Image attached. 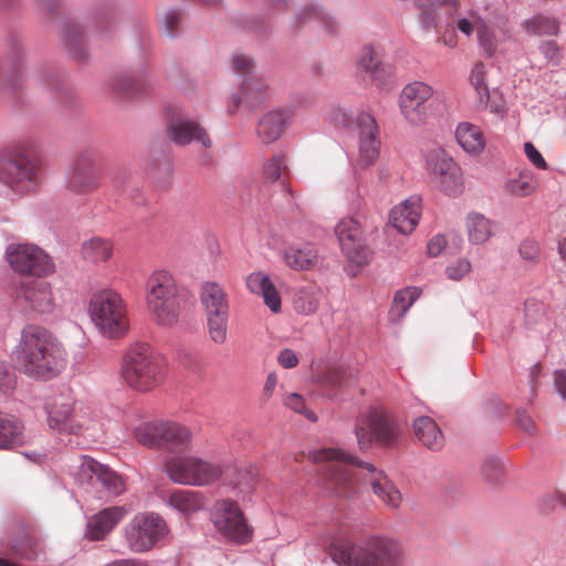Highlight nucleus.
Here are the masks:
<instances>
[{
	"label": "nucleus",
	"mask_w": 566,
	"mask_h": 566,
	"mask_svg": "<svg viewBox=\"0 0 566 566\" xmlns=\"http://www.w3.org/2000/svg\"><path fill=\"white\" fill-rule=\"evenodd\" d=\"M314 462H331L325 468L326 478L338 496L350 497L356 490L354 469L365 470L374 494L388 507L397 509L401 503V494L394 483L378 471L374 464L358 460L356 457L337 448H323L310 453Z\"/></svg>",
	"instance_id": "nucleus-1"
},
{
	"label": "nucleus",
	"mask_w": 566,
	"mask_h": 566,
	"mask_svg": "<svg viewBox=\"0 0 566 566\" xmlns=\"http://www.w3.org/2000/svg\"><path fill=\"white\" fill-rule=\"evenodd\" d=\"M14 355L19 369L38 380L56 377L67 365V352L63 344L39 325H27L21 331Z\"/></svg>",
	"instance_id": "nucleus-2"
},
{
	"label": "nucleus",
	"mask_w": 566,
	"mask_h": 566,
	"mask_svg": "<svg viewBox=\"0 0 566 566\" xmlns=\"http://www.w3.org/2000/svg\"><path fill=\"white\" fill-rule=\"evenodd\" d=\"M119 375L130 389L149 392L164 381L166 365L150 345L136 343L123 354Z\"/></svg>",
	"instance_id": "nucleus-3"
},
{
	"label": "nucleus",
	"mask_w": 566,
	"mask_h": 566,
	"mask_svg": "<svg viewBox=\"0 0 566 566\" xmlns=\"http://www.w3.org/2000/svg\"><path fill=\"white\" fill-rule=\"evenodd\" d=\"M333 560L339 566H401L399 544L388 537L371 536L359 544L335 546Z\"/></svg>",
	"instance_id": "nucleus-4"
},
{
	"label": "nucleus",
	"mask_w": 566,
	"mask_h": 566,
	"mask_svg": "<svg viewBox=\"0 0 566 566\" xmlns=\"http://www.w3.org/2000/svg\"><path fill=\"white\" fill-rule=\"evenodd\" d=\"M88 314L98 333L105 338L123 337L129 328L127 304L114 290L95 293L88 304Z\"/></svg>",
	"instance_id": "nucleus-5"
},
{
	"label": "nucleus",
	"mask_w": 566,
	"mask_h": 566,
	"mask_svg": "<svg viewBox=\"0 0 566 566\" xmlns=\"http://www.w3.org/2000/svg\"><path fill=\"white\" fill-rule=\"evenodd\" d=\"M146 305L154 322L161 326H172L178 322L180 301L178 287L167 271H155L146 282Z\"/></svg>",
	"instance_id": "nucleus-6"
},
{
	"label": "nucleus",
	"mask_w": 566,
	"mask_h": 566,
	"mask_svg": "<svg viewBox=\"0 0 566 566\" xmlns=\"http://www.w3.org/2000/svg\"><path fill=\"white\" fill-rule=\"evenodd\" d=\"M41 160L32 154L12 150L0 157V181L15 192H30L38 186Z\"/></svg>",
	"instance_id": "nucleus-7"
},
{
	"label": "nucleus",
	"mask_w": 566,
	"mask_h": 566,
	"mask_svg": "<svg viewBox=\"0 0 566 566\" xmlns=\"http://www.w3.org/2000/svg\"><path fill=\"white\" fill-rule=\"evenodd\" d=\"M165 472L177 484L205 486L218 481L223 470L219 463L196 455H185L167 460Z\"/></svg>",
	"instance_id": "nucleus-8"
},
{
	"label": "nucleus",
	"mask_w": 566,
	"mask_h": 566,
	"mask_svg": "<svg viewBox=\"0 0 566 566\" xmlns=\"http://www.w3.org/2000/svg\"><path fill=\"white\" fill-rule=\"evenodd\" d=\"M210 521L214 530L227 541L245 545L253 538V527L239 504L231 500L217 501L210 511Z\"/></svg>",
	"instance_id": "nucleus-9"
},
{
	"label": "nucleus",
	"mask_w": 566,
	"mask_h": 566,
	"mask_svg": "<svg viewBox=\"0 0 566 566\" xmlns=\"http://www.w3.org/2000/svg\"><path fill=\"white\" fill-rule=\"evenodd\" d=\"M424 165L442 193L457 198L463 192L462 169L446 150L440 147L428 150L424 155Z\"/></svg>",
	"instance_id": "nucleus-10"
},
{
	"label": "nucleus",
	"mask_w": 566,
	"mask_h": 566,
	"mask_svg": "<svg viewBox=\"0 0 566 566\" xmlns=\"http://www.w3.org/2000/svg\"><path fill=\"white\" fill-rule=\"evenodd\" d=\"M134 436L147 448L182 449L191 439L189 429L179 423L165 421L143 422L135 428Z\"/></svg>",
	"instance_id": "nucleus-11"
},
{
	"label": "nucleus",
	"mask_w": 566,
	"mask_h": 566,
	"mask_svg": "<svg viewBox=\"0 0 566 566\" xmlns=\"http://www.w3.org/2000/svg\"><path fill=\"white\" fill-rule=\"evenodd\" d=\"M166 534V522L153 512L137 514L124 528L126 544L135 553L150 551Z\"/></svg>",
	"instance_id": "nucleus-12"
},
{
	"label": "nucleus",
	"mask_w": 566,
	"mask_h": 566,
	"mask_svg": "<svg viewBox=\"0 0 566 566\" xmlns=\"http://www.w3.org/2000/svg\"><path fill=\"white\" fill-rule=\"evenodd\" d=\"M6 259L20 275L48 276L55 271L52 259L39 247L29 243H11L6 249Z\"/></svg>",
	"instance_id": "nucleus-13"
},
{
	"label": "nucleus",
	"mask_w": 566,
	"mask_h": 566,
	"mask_svg": "<svg viewBox=\"0 0 566 566\" xmlns=\"http://www.w3.org/2000/svg\"><path fill=\"white\" fill-rule=\"evenodd\" d=\"M401 433L396 419L376 411L370 412L355 427V434L360 450H367L374 439L382 446H394Z\"/></svg>",
	"instance_id": "nucleus-14"
},
{
	"label": "nucleus",
	"mask_w": 566,
	"mask_h": 566,
	"mask_svg": "<svg viewBox=\"0 0 566 566\" xmlns=\"http://www.w3.org/2000/svg\"><path fill=\"white\" fill-rule=\"evenodd\" d=\"M102 157L95 149L80 153L67 172V188L75 193H90L99 187Z\"/></svg>",
	"instance_id": "nucleus-15"
},
{
	"label": "nucleus",
	"mask_w": 566,
	"mask_h": 566,
	"mask_svg": "<svg viewBox=\"0 0 566 566\" xmlns=\"http://www.w3.org/2000/svg\"><path fill=\"white\" fill-rule=\"evenodd\" d=\"M342 252L352 264L363 266L371 259V249L366 243L361 224L352 217L338 221L335 227Z\"/></svg>",
	"instance_id": "nucleus-16"
},
{
	"label": "nucleus",
	"mask_w": 566,
	"mask_h": 566,
	"mask_svg": "<svg viewBox=\"0 0 566 566\" xmlns=\"http://www.w3.org/2000/svg\"><path fill=\"white\" fill-rule=\"evenodd\" d=\"M433 88L421 81H413L403 86L398 98L402 117L412 126L423 125L429 115V101Z\"/></svg>",
	"instance_id": "nucleus-17"
},
{
	"label": "nucleus",
	"mask_w": 566,
	"mask_h": 566,
	"mask_svg": "<svg viewBox=\"0 0 566 566\" xmlns=\"http://www.w3.org/2000/svg\"><path fill=\"white\" fill-rule=\"evenodd\" d=\"M45 412L48 426L71 434H81L84 429V423L77 420L76 415L73 412V399L69 394H60L53 396L45 403Z\"/></svg>",
	"instance_id": "nucleus-18"
},
{
	"label": "nucleus",
	"mask_w": 566,
	"mask_h": 566,
	"mask_svg": "<svg viewBox=\"0 0 566 566\" xmlns=\"http://www.w3.org/2000/svg\"><path fill=\"white\" fill-rule=\"evenodd\" d=\"M358 129L359 160L364 166L373 165L379 156L380 142L375 118L366 112H359L356 117Z\"/></svg>",
	"instance_id": "nucleus-19"
},
{
	"label": "nucleus",
	"mask_w": 566,
	"mask_h": 566,
	"mask_svg": "<svg viewBox=\"0 0 566 566\" xmlns=\"http://www.w3.org/2000/svg\"><path fill=\"white\" fill-rule=\"evenodd\" d=\"M357 71L365 74L378 88L387 87L395 76V66L381 61L380 54L371 46L363 50L357 61Z\"/></svg>",
	"instance_id": "nucleus-20"
},
{
	"label": "nucleus",
	"mask_w": 566,
	"mask_h": 566,
	"mask_svg": "<svg viewBox=\"0 0 566 566\" xmlns=\"http://www.w3.org/2000/svg\"><path fill=\"white\" fill-rule=\"evenodd\" d=\"M166 134L172 143L181 146L192 142L199 143L203 148H210L212 145L208 133L200 124L181 116L169 119Z\"/></svg>",
	"instance_id": "nucleus-21"
},
{
	"label": "nucleus",
	"mask_w": 566,
	"mask_h": 566,
	"mask_svg": "<svg viewBox=\"0 0 566 566\" xmlns=\"http://www.w3.org/2000/svg\"><path fill=\"white\" fill-rule=\"evenodd\" d=\"M22 298L29 311L36 315H51L57 308L52 285L45 281L25 284L22 287Z\"/></svg>",
	"instance_id": "nucleus-22"
},
{
	"label": "nucleus",
	"mask_w": 566,
	"mask_h": 566,
	"mask_svg": "<svg viewBox=\"0 0 566 566\" xmlns=\"http://www.w3.org/2000/svg\"><path fill=\"white\" fill-rule=\"evenodd\" d=\"M127 514L125 506H109L99 511L87 518L85 537L90 541L104 539Z\"/></svg>",
	"instance_id": "nucleus-23"
},
{
	"label": "nucleus",
	"mask_w": 566,
	"mask_h": 566,
	"mask_svg": "<svg viewBox=\"0 0 566 566\" xmlns=\"http://www.w3.org/2000/svg\"><path fill=\"white\" fill-rule=\"evenodd\" d=\"M199 297L206 318L230 316L229 297L219 283L212 281L202 283Z\"/></svg>",
	"instance_id": "nucleus-24"
},
{
	"label": "nucleus",
	"mask_w": 566,
	"mask_h": 566,
	"mask_svg": "<svg viewBox=\"0 0 566 566\" xmlns=\"http://www.w3.org/2000/svg\"><path fill=\"white\" fill-rule=\"evenodd\" d=\"M268 91V83L259 75L245 77L240 87V94L234 93L231 96V103L228 105V112L233 113L245 103L250 108H255L264 101Z\"/></svg>",
	"instance_id": "nucleus-25"
},
{
	"label": "nucleus",
	"mask_w": 566,
	"mask_h": 566,
	"mask_svg": "<svg viewBox=\"0 0 566 566\" xmlns=\"http://www.w3.org/2000/svg\"><path fill=\"white\" fill-rule=\"evenodd\" d=\"M421 216V199L417 196L409 197L390 211V222L398 232L411 233Z\"/></svg>",
	"instance_id": "nucleus-26"
},
{
	"label": "nucleus",
	"mask_w": 566,
	"mask_h": 566,
	"mask_svg": "<svg viewBox=\"0 0 566 566\" xmlns=\"http://www.w3.org/2000/svg\"><path fill=\"white\" fill-rule=\"evenodd\" d=\"M292 114L286 109H276L263 114L256 123V136L263 144H272L277 140L287 123L291 120Z\"/></svg>",
	"instance_id": "nucleus-27"
},
{
	"label": "nucleus",
	"mask_w": 566,
	"mask_h": 566,
	"mask_svg": "<svg viewBox=\"0 0 566 566\" xmlns=\"http://www.w3.org/2000/svg\"><path fill=\"white\" fill-rule=\"evenodd\" d=\"M248 290L256 295L262 296L264 304L273 313L281 311V296L270 276L264 272L258 271L247 276Z\"/></svg>",
	"instance_id": "nucleus-28"
},
{
	"label": "nucleus",
	"mask_w": 566,
	"mask_h": 566,
	"mask_svg": "<svg viewBox=\"0 0 566 566\" xmlns=\"http://www.w3.org/2000/svg\"><path fill=\"white\" fill-rule=\"evenodd\" d=\"M99 465L101 463L94 459L82 455L70 471V475L73 478L74 482L82 488L84 492L98 499H101L102 495L99 491L95 489Z\"/></svg>",
	"instance_id": "nucleus-29"
},
{
	"label": "nucleus",
	"mask_w": 566,
	"mask_h": 566,
	"mask_svg": "<svg viewBox=\"0 0 566 566\" xmlns=\"http://www.w3.org/2000/svg\"><path fill=\"white\" fill-rule=\"evenodd\" d=\"M284 263L294 271H308L318 260V252L314 244H292L284 251Z\"/></svg>",
	"instance_id": "nucleus-30"
},
{
	"label": "nucleus",
	"mask_w": 566,
	"mask_h": 566,
	"mask_svg": "<svg viewBox=\"0 0 566 566\" xmlns=\"http://www.w3.org/2000/svg\"><path fill=\"white\" fill-rule=\"evenodd\" d=\"M312 22L323 28L328 34L336 33L338 29L337 21L322 8L314 4H308L297 10L293 19V27L298 29Z\"/></svg>",
	"instance_id": "nucleus-31"
},
{
	"label": "nucleus",
	"mask_w": 566,
	"mask_h": 566,
	"mask_svg": "<svg viewBox=\"0 0 566 566\" xmlns=\"http://www.w3.org/2000/svg\"><path fill=\"white\" fill-rule=\"evenodd\" d=\"M459 146L470 155H479L485 147V137L481 128L470 122H461L455 128Z\"/></svg>",
	"instance_id": "nucleus-32"
},
{
	"label": "nucleus",
	"mask_w": 566,
	"mask_h": 566,
	"mask_svg": "<svg viewBox=\"0 0 566 566\" xmlns=\"http://www.w3.org/2000/svg\"><path fill=\"white\" fill-rule=\"evenodd\" d=\"M417 439L428 449L438 451L443 447L444 437L436 421L427 416L413 420Z\"/></svg>",
	"instance_id": "nucleus-33"
},
{
	"label": "nucleus",
	"mask_w": 566,
	"mask_h": 566,
	"mask_svg": "<svg viewBox=\"0 0 566 566\" xmlns=\"http://www.w3.org/2000/svg\"><path fill=\"white\" fill-rule=\"evenodd\" d=\"M23 423L14 416L0 411V450L13 449L24 442Z\"/></svg>",
	"instance_id": "nucleus-34"
},
{
	"label": "nucleus",
	"mask_w": 566,
	"mask_h": 566,
	"mask_svg": "<svg viewBox=\"0 0 566 566\" xmlns=\"http://www.w3.org/2000/svg\"><path fill=\"white\" fill-rule=\"evenodd\" d=\"M418 10V22L423 30H431L439 21V9L444 7L458 8V0H413Z\"/></svg>",
	"instance_id": "nucleus-35"
},
{
	"label": "nucleus",
	"mask_w": 566,
	"mask_h": 566,
	"mask_svg": "<svg viewBox=\"0 0 566 566\" xmlns=\"http://www.w3.org/2000/svg\"><path fill=\"white\" fill-rule=\"evenodd\" d=\"M357 371L345 366L328 368L318 377V382L338 390H348L357 384Z\"/></svg>",
	"instance_id": "nucleus-36"
},
{
	"label": "nucleus",
	"mask_w": 566,
	"mask_h": 566,
	"mask_svg": "<svg viewBox=\"0 0 566 566\" xmlns=\"http://www.w3.org/2000/svg\"><path fill=\"white\" fill-rule=\"evenodd\" d=\"M167 504L185 516L192 515L203 507L201 495L190 490H177L170 493Z\"/></svg>",
	"instance_id": "nucleus-37"
},
{
	"label": "nucleus",
	"mask_w": 566,
	"mask_h": 566,
	"mask_svg": "<svg viewBox=\"0 0 566 566\" xmlns=\"http://www.w3.org/2000/svg\"><path fill=\"white\" fill-rule=\"evenodd\" d=\"M465 227L469 241L472 244H482L494 233L492 221L479 212H471L467 216Z\"/></svg>",
	"instance_id": "nucleus-38"
},
{
	"label": "nucleus",
	"mask_w": 566,
	"mask_h": 566,
	"mask_svg": "<svg viewBox=\"0 0 566 566\" xmlns=\"http://www.w3.org/2000/svg\"><path fill=\"white\" fill-rule=\"evenodd\" d=\"M469 83L478 96V108L486 109L490 99V88L486 81V66L476 62L470 72Z\"/></svg>",
	"instance_id": "nucleus-39"
},
{
	"label": "nucleus",
	"mask_w": 566,
	"mask_h": 566,
	"mask_svg": "<svg viewBox=\"0 0 566 566\" xmlns=\"http://www.w3.org/2000/svg\"><path fill=\"white\" fill-rule=\"evenodd\" d=\"M113 247L109 241L102 238H92L82 244V255L91 263H102L112 255Z\"/></svg>",
	"instance_id": "nucleus-40"
},
{
	"label": "nucleus",
	"mask_w": 566,
	"mask_h": 566,
	"mask_svg": "<svg viewBox=\"0 0 566 566\" xmlns=\"http://www.w3.org/2000/svg\"><path fill=\"white\" fill-rule=\"evenodd\" d=\"M522 28L532 35H555L558 32L556 19L543 14H535L522 22Z\"/></svg>",
	"instance_id": "nucleus-41"
},
{
	"label": "nucleus",
	"mask_w": 566,
	"mask_h": 566,
	"mask_svg": "<svg viewBox=\"0 0 566 566\" xmlns=\"http://www.w3.org/2000/svg\"><path fill=\"white\" fill-rule=\"evenodd\" d=\"M96 489L101 485L107 495L116 496L125 491V483L120 475L114 470L101 463L97 471Z\"/></svg>",
	"instance_id": "nucleus-42"
},
{
	"label": "nucleus",
	"mask_w": 566,
	"mask_h": 566,
	"mask_svg": "<svg viewBox=\"0 0 566 566\" xmlns=\"http://www.w3.org/2000/svg\"><path fill=\"white\" fill-rule=\"evenodd\" d=\"M535 189L536 184L531 172H521L517 176L506 179L504 182L505 192L518 198L532 195Z\"/></svg>",
	"instance_id": "nucleus-43"
},
{
	"label": "nucleus",
	"mask_w": 566,
	"mask_h": 566,
	"mask_svg": "<svg viewBox=\"0 0 566 566\" xmlns=\"http://www.w3.org/2000/svg\"><path fill=\"white\" fill-rule=\"evenodd\" d=\"M319 305V293L315 290L302 289L293 298L294 310L302 315L314 314Z\"/></svg>",
	"instance_id": "nucleus-44"
},
{
	"label": "nucleus",
	"mask_w": 566,
	"mask_h": 566,
	"mask_svg": "<svg viewBox=\"0 0 566 566\" xmlns=\"http://www.w3.org/2000/svg\"><path fill=\"white\" fill-rule=\"evenodd\" d=\"M485 22L480 12L475 9H469L463 14L459 15L454 21V27L465 36L470 38L474 31Z\"/></svg>",
	"instance_id": "nucleus-45"
},
{
	"label": "nucleus",
	"mask_w": 566,
	"mask_h": 566,
	"mask_svg": "<svg viewBox=\"0 0 566 566\" xmlns=\"http://www.w3.org/2000/svg\"><path fill=\"white\" fill-rule=\"evenodd\" d=\"M478 42L483 54L486 57H493L500 52L501 40L495 32L484 22L478 31Z\"/></svg>",
	"instance_id": "nucleus-46"
},
{
	"label": "nucleus",
	"mask_w": 566,
	"mask_h": 566,
	"mask_svg": "<svg viewBox=\"0 0 566 566\" xmlns=\"http://www.w3.org/2000/svg\"><path fill=\"white\" fill-rule=\"evenodd\" d=\"M230 316L207 317V333L209 339L216 345H223L228 339Z\"/></svg>",
	"instance_id": "nucleus-47"
},
{
	"label": "nucleus",
	"mask_w": 566,
	"mask_h": 566,
	"mask_svg": "<svg viewBox=\"0 0 566 566\" xmlns=\"http://www.w3.org/2000/svg\"><path fill=\"white\" fill-rule=\"evenodd\" d=\"M420 291L417 287H407L396 292L394 297V308L399 317L403 316L412 304L419 298Z\"/></svg>",
	"instance_id": "nucleus-48"
},
{
	"label": "nucleus",
	"mask_w": 566,
	"mask_h": 566,
	"mask_svg": "<svg viewBox=\"0 0 566 566\" xmlns=\"http://www.w3.org/2000/svg\"><path fill=\"white\" fill-rule=\"evenodd\" d=\"M358 114H355L350 108L336 106L329 111L328 120L337 127L350 128L354 124L356 125Z\"/></svg>",
	"instance_id": "nucleus-49"
},
{
	"label": "nucleus",
	"mask_w": 566,
	"mask_h": 566,
	"mask_svg": "<svg viewBox=\"0 0 566 566\" xmlns=\"http://www.w3.org/2000/svg\"><path fill=\"white\" fill-rule=\"evenodd\" d=\"M283 403L294 412L303 415L311 421H316V416L313 411L308 410L303 397L296 392H291L284 396Z\"/></svg>",
	"instance_id": "nucleus-50"
},
{
	"label": "nucleus",
	"mask_w": 566,
	"mask_h": 566,
	"mask_svg": "<svg viewBox=\"0 0 566 566\" xmlns=\"http://www.w3.org/2000/svg\"><path fill=\"white\" fill-rule=\"evenodd\" d=\"M539 52L548 65L558 66L563 60V50L553 40L542 41L538 46Z\"/></svg>",
	"instance_id": "nucleus-51"
},
{
	"label": "nucleus",
	"mask_w": 566,
	"mask_h": 566,
	"mask_svg": "<svg viewBox=\"0 0 566 566\" xmlns=\"http://www.w3.org/2000/svg\"><path fill=\"white\" fill-rule=\"evenodd\" d=\"M231 69L245 78L253 75L254 63L250 56L242 53H234L231 57Z\"/></svg>",
	"instance_id": "nucleus-52"
},
{
	"label": "nucleus",
	"mask_w": 566,
	"mask_h": 566,
	"mask_svg": "<svg viewBox=\"0 0 566 566\" xmlns=\"http://www.w3.org/2000/svg\"><path fill=\"white\" fill-rule=\"evenodd\" d=\"M285 167L284 156H274L264 163L263 176L270 181H276Z\"/></svg>",
	"instance_id": "nucleus-53"
},
{
	"label": "nucleus",
	"mask_w": 566,
	"mask_h": 566,
	"mask_svg": "<svg viewBox=\"0 0 566 566\" xmlns=\"http://www.w3.org/2000/svg\"><path fill=\"white\" fill-rule=\"evenodd\" d=\"M471 271V263L468 259L461 258L446 268V274L453 281H459Z\"/></svg>",
	"instance_id": "nucleus-54"
},
{
	"label": "nucleus",
	"mask_w": 566,
	"mask_h": 566,
	"mask_svg": "<svg viewBox=\"0 0 566 566\" xmlns=\"http://www.w3.org/2000/svg\"><path fill=\"white\" fill-rule=\"evenodd\" d=\"M518 251L521 256L526 261L534 262L539 258V244L532 239L523 240Z\"/></svg>",
	"instance_id": "nucleus-55"
},
{
	"label": "nucleus",
	"mask_w": 566,
	"mask_h": 566,
	"mask_svg": "<svg viewBox=\"0 0 566 566\" xmlns=\"http://www.w3.org/2000/svg\"><path fill=\"white\" fill-rule=\"evenodd\" d=\"M180 12L175 9H170L164 14L163 27L168 35L174 36L176 34L180 24Z\"/></svg>",
	"instance_id": "nucleus-56"
},
{
	"label": "nucleus",
	"mask_w": 566,
	"mask_h": 566,
	"mask_svg": "<svg viewBox=\"0 0 566 566\" xmlns=\"http://www.w3.org/2000/svg\"><path fill=\"white\" fill-rule=\"evenodd\" d=\"M15 386V376L10 367L0 363V390L4 394L11 391Z\"/></svg>",
	"instance_id": "nucleus-57"
},
{
	"label": "nucleus",
	"mask_w": 566,
	"mask_h": 566,
	"mask_svg": "<svg viewBox=\"0 0 566 566\" xmlns=\"http://www.w3.org/2000/svg\"><path fill=\"white\" fill-rule=\"evenodd\" d=\"M524 151L527 157V159L538 169H546L547 164L542 156V154L538 151V149L531 143L526 142L524 144Z\"/></svg>",
	"instance_id": "nucleus-58"
},
{
	"label": "nucleus",
	"mask_w": 566,
	"mask_h": 566,
	"mask_svg": "<svg viewBox=\"0 0 566 566\" xmlns=\"http://www.w3.org/2000/svg\"><path fill=\"white\" fill-rule=\"evenodd\" d=\"M146 86L144 80H136L132 76L123 77L118 83V90L126 94L137 93Z\"/></svg>",
	"instance_id": "nucleus-59"
},
{
	"label": "nucleus",
	"mask_w": 566,
	"mask_h": 566,
	"mask_svg": "<svg viewBox=\"0 0 566 566\" xmlns=\"http://www.w3.org/2000/svg\"><path fill=\"white\" fill-rule=\"evenodd\" d=\"M277 361L283 368L290 369L297 366L298 357L294 350L284 348L279 353Z\"/></svg>",
	"instance_id": "nucleus-60"
},
{
	"label": "nucleus",
	"mask_w": 566,
	"mask_h": 566,
	"mask_svg": "<svg viewBox=\"0 0 566 566\" xmlns=\"http://www.w3.org/2000/svg\"><path fill=\"white\" fill-rule=\"evenodd\" d=\"M488 108L496 115H503L506 112L505 101L501 95L497 96V91H494L492 95L490 94Z\"/></svg>",
	"instance_id": "nucleus-61"
},
{
	"label": "nucleus",
	"mask_w": 566,
	"mask_h": 566,
	"mask_svg": "<svg viewBox=\"0 0 566 566\" xmlns=\"http://www.w3.org/2000/svg\"><path fill=\"white\" fill-rule=\"evenodd\" d=\"M36 81L40 85L48 90H54L57 87L59 84L56 75L48 71H40L36 74Z\"/></svg>",
	"instance_id": "nucleus-62"
},
{
	"label": "nucleus",
	"mask_w": 566,
	"mask_h": 566,
	"mask_svg": "<svg viewBox=\"0 0 566 566\" xmlns=\"http://www.w3.org/2000/svg\"><path fill=\"white\" fill-rule=\"evenodd\" d=\"M516 423L525 432L532 433L535 430L532 417L524 410L516 412Z\"/></svg>",
	"instance_id": "nucleus-63"
},
{
	"label": "nucleus",
	"mask_w": 566,
	"mask_h": 566,
	"mask_svg": "<svg viewBox=\"0 0 566 566\" xmlns=\"http://www.w3.org/2000/svg\"><path fill=\"white\" fill-rule=\"evenodd\" d=\"M554 386L559 396L566 400V370H557L555 373Z\"/></svg>",
	"instance_id": "nucleus-64"
}]
</instances>
